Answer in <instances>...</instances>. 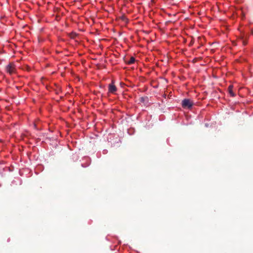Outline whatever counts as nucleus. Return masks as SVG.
I'll return each mask as SVG.
<instances>
[{"instance_id": "obj_7", "label": "nucleus", "mask_w": 253, "mask_h": 253, "mask_svg": "<svg viewBox=\"0 0 253 253\" xmlns=\"http://www.w3.org/2000/svg\"><path fill=\"white\" fill-rule=\"evenodd\" d=\"M135 59L134 57H133V56H131L129 60L127 61V64L129 65L133 64L135 62Z\"/></svg>"}, {"instance_id": "obj_4", "label": "nucleus", "mask_w": 253, "mask_h": 253, "mask_svg": "<svg viewBox=\"0 0 253 253\" xmlns=\"http://www.w3.org/2000/svg\"><path fill=\"white\" fill-rule=\"evenodd\" d=\"M91 160L89 157H84L82 158V166L86 167L90 165Z\"/></svg>"}, {"instance_id": "obj_9", "label": "nucleus", "mask_w": 253, "mask_h": 253, "mask_svg": "<svg viewBox=\"0 0 253 253\" xmlns=\"http://www.w3.org/2000/svg\"><path fill=\"white\" fill-rule=\"evenodd\" d=\"M116 244L117 245H119L121 243V242L120 240H118L117 239H116Z\"/></svg>"}, {"instance_id": "obj_8", "label": "nucleus", "mask_w": 253, "mask_h": 253, "mask_svg": "<svg viewBox=\"0 0 253 253\" xmlns=\"http://www.w3.org/2000/svg\"><path fill=\"white\" fill-rule=\"evenodd\" d=\"M77 36H78V35L75 33H73L71 35V38L72 39H75Z\"/></svg>"}, {"instance_id": "obj_3", "label": "nucleus", "mask_w": 253, "mask_h": 253, "mask_svg": "<svg viewBox=\"0 0 253 253\" xmlns=\"http://www.w3.org/2000/svg\"><path fill=\"white\" fill-rule=\"evenodd\" d=\"M7 73L11 75L13 74L15 71V65L13 63H10L7 65L5 67Z\"/></svg>"}, {"instance_id": "obj_5", "label": "nucleus", "mask_w": 253, "mask_h": 253, "mask_svg": "<svg viewBox=\"0 0 253 253\" xmlns=\"http://www.w3.org/2000/svg\"><path fill=\"white\" fill-rule=\"evenodd\" d=\"M238 42H241L243 45H246L248 44L247 37L245 34L242 33L241 34L238 39Z\"/></svg>"}, {"instance_id": "obj_1", "label": "nucleus", "mask_w": 253, "mask_h": 253, "mask_svg": "<svg viewBox=\"0 0 253 253\" xmlns=\"http://www.w3.org/2000/svg\"><path fill=\"white\" fill-rule=\"evenodd\" d=\"M193 105V102L189 99H184L182 100V107L184 108L190 109Z\"/></svg>"}, {"instance_id": "obj_6", "label": "nucleus", "mask_w": 253, "mask_h": 253, "mask_svg": "<svg viewBox=\"0 0 253 253\" xmlns=\"http://www.w3.org/2000/svg\"><path fill=\"white\" fill-rule=\"evenodd\" d=\"M228 91L230 96L235 97V94L233 92V85L230 84L228 87Z\"/></svg>"}, {"instance_id": "obj_2", "label": "nucleus", "mask_w": 253, "mask_h": 253, "mask_svg": "<svg viewBox=\"0 0 253 253\" xmlns=\"http://www.w3.org/2000/svg\"><path fill=\"white\" fill-rule=\"evenodd\" d=\"M108 93L115 94L116 92L117 91V87L116 86V85L115 84V82L114 80H112L111 83L108 84Z\"/></svg>"}]
</instances>
